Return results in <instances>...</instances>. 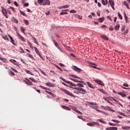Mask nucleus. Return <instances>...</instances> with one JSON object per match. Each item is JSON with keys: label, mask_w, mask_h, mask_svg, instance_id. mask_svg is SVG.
<instances>
[{"label": "nucleus", "mask_w": 130, "mask_h": 130, "mask_svg": "<svg viewBox=\"0 0 130 130\" xmlns=\"http://www.w3.org/2000/svg\"><path fill=\"white\" fill-rule=\"evenodd\" d=\"M2 8V12L3 13L4 16L6 17L7 19L9 18L8 16V13H9V15H12V12L10 11V10H7V9L4 8L3 6L1 7Z\"/></svg>", "instance_id": "obj_1"}, {"label": "nucleus", "mask_w": 130, "mask_h": 130, "mask_svg": "<svg viewBox=\"0 0 130 130\" xmlns=\"http://www.w3.org/2000/svg\"><path fill=\"white\" fill-rule=\"evenodd\" d=\"M68 83H69L70 84V85H71V86H75V89H76V88H82V87H84V85H83V84H81V83H77V84H74V83H73L72 82H67Z\"/></svg>", "instance_id": "obj_2"}, {"label": "nucleus", "mask_w": 130, "mask_h": 130, "mask_svg": "<svg viewBox=\"0 0 130 130\" xmlns=\"http://www.w3.org/2000/svg\"><path fill=\"white\" fill-rule=\"evenodd\" d=\"M61 90L63 91V92H65L67 95H68L69 96H72V97H74V98H76L75 96L72 93V92H70V91H69V90H67V89H63V88H60Z\"/></svg>", "instance_id": "obj_3"}, {"label": "nucleus", "mask_w": 130, "mask_h": 130, "mask_svg": "<svg viewBox=\"0 0 130 130\" xmlns=\"http://www.w3.org/2000/svg\"><path fill=\"white\" fill-rule=\"evenodd\" d=\"M87 125L88 126H94L95 124H96V126H100V124H99V122H95L94 121H92V122H87Z\"/></svg>", "instance_id": "obj_4"}, {"label": "nucleus", "mask_w": 130, "mask_h": 130, "mask_svg": "<svg viewBox=\"0 0 130 130\" xmlns=\"http://www.w3.org/2000/svg\"><path fill=\"white\" fill-rule=\"evenodd\" d=\"M75 89L79 90V93H82V95H84V94L87 92L86 90H85V89H84V88H82V87H81V88H75Z\"/></svg>", "instance_id": "obj_5"}, {"label": "nucleus", "mask_w": 130, "mask_h": 130, "mask_svg": "<svg viewBox=\"0 0 130 130\" xmlns=\"http://www.w3.org/2000/svg\"><path fill=\"white\" fill-rule=\"evenodd\" d=\"M16 34H17L19 39H20L22 41H23L24 42H25L26 41L25 38H24V37H23V36H21V35H20V34H19V32H17Z\"/></svg>", "instance_id": "obj_6"}, {"label": "nucleus", "mask_w": 130, "mask_h": 130, "mask_svg": "<svg viewBox=\"0 0 130 130\" xmlns=\"http://www.w3.org/2000/svg\"><path fill=\"white\" fill-rule=\"evenodd\" d=\"M51 2L50 0H44V2L42 4V5L46 6V5L49 6L50 5Z\"/></svg>", "instance_id": "obj_7"}, {"label": "nucleus", "mask_w": 130, "mask_h": 130, "mask_svg": "<svg viewBox=\"0 0 130 130\" xmlns=\"http://www.w3.org/2000/svg\"><path fill=\"white\" fill-rule=\"evenodd\" d=\"M34 49H35V52L37 53V54H38V55H39V56H40V57H41V58H43L42 56L40 51L38 50V49L36 47H35Z\"/></svg>", "instance_id": "obj_8"}, {"label": "nucleus", "mask_w": 130, "mask_h": 130, "mask_svg": "<svg viewBox=\"0 0 130 130\" xmlns=\"http://www.w3.org/2000/svg\"><path fill=\"white\" fill-rule=\"evenodd\" d=\"M60 79L62 80L63 82H62V84H63V85H64V86H68L67 84H66V83L67 82H70V81H67L65 79H63V78H62L61 77H60ZM68 84H69V83H67Z\"/></svg>", "instance_id": "obj_9"}, {"label": "nucleus", "mask_w": 130, "mask_h": 130, "mask_svg": "<svg viewBox=\"0 0 130 130\" xmlns=\"http://www.w3.org/2000/svg\"><path fill=\"white\" fill-rule=\"evenodd\" d=\"M72 69H73V70H75V71H77L78 72H80L82 71V69L79 68L77 66H73L72 67Z\"/></svg>", "instance_id": "obj_10"}, {"label": "nucleus", "mask_w": 130, "mask_h": 130, "mask_svg": "<svg viewBox=\"0 0 130 130\" xmlns=\"http://www.w3.org/2000/svg\"><path fill=\"white\" fill-rule=\"evenodd\" d=\"M109 2L110 3V4L112 7V8L115 10V7H114V5H115V3H114V1L113 0H109Z\"/></svg>", "instance_id": "obj_11"}, {"label": "nucleus", "mask_w": 130, "mask_h": 130, "mask_svg": "<svg viewBox=\"0 0 130 130\" xmlns=\"http://www.w3.org/2000/svg\"><path fill=\"white\" fill-rule=\"evenodd\" d=\"M25 80L26 81H24V82H25L26 84H27L28 85H33V83H32L30 80H28L27 78H25Z\"/></svg>", "instance_id": "obj_12"}, {"label": "nucleus", "mask_w": 130, "mask_h": 130, "mask_svg": "<svg viewBox=\"0 0 130 130\" xmlns=\"http://www.w3.org/2000/svg\"><path fill=\"white\" fill-rule=\"evenodd\" d=\"M68 11H69V9H65L61 11V12H60V15H68Z\"/></svg>", "instance_id": "obj_13"}, {"label": "nucleus", "mask_w": 130, "mask_h": 130, "mask_svg": "<svg viewBox=\"0 0 130 130\" xmlns=\"http://www.w3.org/2000/svg\"><path fill=\"white\" fill-rule=\"evenodd\" d=\"M53 43L54 44V45L55 47H56L60 51H62V49L59 47V46L58 45L57 42H56V40H53Z\"/></svg>", "instance_id": "obj_14"}, {"label": "nucleus", "mask_w": 130, "mask_h": 130, "mask_svg": "<svg viewBox=\"0 0 130 130\" xmlns=\"http://www.w3.org/2000/svg\"><path fill=\"white\" fill-rule=\"evenodd\" d=\"M122 4H123V5H124L125 6H126L127 9H130V7L128 5L127 2H126V1H124V2H122Z\"/></svg>", "instance_id": "obj_15"}, {"label": "nucleus", "mask_w": 130, "mask_h": 130, "mask_svg": "<svg viewBox=\"0 0 130 130\" xmlns=\"http://www.w3.org/2000/svg\"><path fill=\"white\" fill-rule=\"evenodd\" d=\"M41 88H43V89H45L46 92H48V93H49V95H52V92L51 91H48V88H47V87H44V86H40Z\"/></svg>", "instance_id": "obj_16"}, {"label": "nucleus", "mask_w": 130, "mask_h": 130, "mask_svg": "<svg viewBox=\"0 0 130 130\" xmlns=\"http://www.w3.org/2000/svg\"><path fill=\"white\" fill-rule=\"evenodd\" d=\"M96 83L99 84L100 85H102V86H104V83H103L102 81H100V80H96Z\"/></svg>", "instance_id": "obj_17"}, {"label": "nucleus", "mask_w": 130, "mask_h": 130, "mask_svg": "<svg viewBox=\"0 0 130 130\" xmlns=\"http://www.w3.org/2000/svg\"><path fill=\"white\" fill-rule=\"evenodd\" d=\"M106 129V130H117L118 128L117 127H108Z\"/></svg>", "instance_id": "obj_18"}, {"label": "nucleus", "mask_w": 130, "mask_h": 130, "mask_svg": "<svg viewBox=\"0 0 130 130\" xmlns=\"http://www.w3.org/2000/svg\"><path fill=\"white\" fill-rule=\"evenodd\" d=\"M118 95H120V96H122V97H126V95L125 93H124L123 92H122L121 91H118Z\"/></svg>", "instance_id": "obj_19"}, {"label": "nucleus", "mask_w": 130, "mask_h": 130, "mask_svg": "<svg viewBox=\"0 0 130 130\" xmlns=\"http://www.w3.org/2000/svg\"><path fill=\"white\" fill-rule=\"evenodd\" d=\"M73 110L75 111V112H76L77 113H78L79 114H82V112H81V111H79V110H77V108L76 107H73Z\"/></svg>", "instance_id": "obj_20"}, {"label": "nucleus", "mask_w": 130, "mask_h": 130, "mask_svg": "<svg viewBox=\"0 0 130 130\" xmlns=\"http://www.w3.org/2000/svg\"><path fill=\"white\" fill-rule=\"evenodd\" d=\"M87 84L88 86H89V87H90V88H95L94 86H93L92 84H91V83H90V82H87Z\"/></svg>", "instance_id": "obj_21"}, {"label": "nucleus", "mask_w": 130, "mask_h": 130, "mask_svg": "<svg viewBox=\"0 0 130 130\" xmlns=\"http://www.w3.org/2000/svg\"><path fill=\"white\" fill-rule=\"evenodd\" d=\"M124 18L125 20L126 21V23H127L128 21V18L126 15V12H124Z\"/></svg>", "instance_id": "obj_22"}, {"label": "nucleus", "mask_w": 130, "mask_h": 130, "mask_svg": "<svg viewBox=\"0 0 130 130\" xmlns=\"http://www.w3.org/2000/svg\"><path fill=\"white\" fill-rule=\"evenodd\" d=\"M61 108H62L64 110H67L68 111H71L70 108H69V107H67L66 106H61Z\"/></svg>", "instance_id": "obj_23"}, {"label": "nucleus", "mask_w": 130, "mask_h": 130, "mask_svg": "<svg viewBox=\"0 0 130 130\" xmlns=\"http://www.w3.org/2000/svg\"><path fill=\"white\" fill-rule=\"evenodd\" d=\"M10 38V41L12 43H13V44H14V46H15V44L14 42V40L13 39V37H12V36H11L10 35H9V36Z\"/></svg>", "instance_id": "obj_24"}, {"label": "nucleus", "mask_w": 130, "mask_h": 130, "mask_svg": "<svg viewBox=\"0 0 130 130\" xmlns=\"http://www.w3.org/2000/svg\"><path fill=\"white\" fill-rule=\"evenodd\" d=\"M70 7V5H65L64 6H61L60 7H58L59 9H62L64 8H69Z\"/></svg>", "instance_id": "obj_25"}, {"label": "nucleus", "mask_w": 130, "mask_h": 130, "mask_svg": "<svg viewBox=\"0 0 130 130\" xmlns=\"http://www.w3.org/2000/svg\"><path fill=\"white\" fill-rule=\"evenodd\" d=\"M46 85L49 86L50 87H53L54 86L53 84H52V83L50 82L46 83Z\"/></svg>", "instance_id": "obj_26"}, {"label": "nucleus", "mask_w": 130, "mask_h": 130, "mask_svg": "<svg viewBox=\"0 0 130 130\" xmlns=\"http://www.w3.org/2000/svg\"><path fill=\"white\" fill-rule=\"evenodd\" d=\"M123 86H125V87H123L124 89H128V88H127V87H128L129 85L128 84H127L126 83H124Z\"/></svg>", "instance_id": "obj_27"}, {"label": "nucleus", "mask_w": 130, "mask_h": 130, "mask_svg": "<svg viewBox=\"0 0 130 130\" xmlns=\"http://www.w3.org/2000/svg\"><path fill=\"white\" fill-rule=\"evenodd\" d=\"M31 37L34 39L35 41V43H36L37 44H38V42H37V38H35L34 36H32L31 35H30Z\"/></svg>", "instance_id": "obj_28"}, {"label": "nucleus", "mask_w": 130, "mask_h": 130, "mask_svg": "<svg viewBox=\"0 0 130 130\" xmlns=\"http://www.w3.org/2000/svg\"><path fill=\"white\" fill-rule=\"evenodd\" d=\"M122 128L124 129V130H130V126H125L124 127H122Z\"/></svg>", "instance_id": "obj_29"}, {"label": "nucleus", "mask_w": 130, "mask_h": 130, "mask_svg": "<svg viewBox=\"0 0 130 130\" xmlns=\"http://www.w3.org/2000/svg\"><path fill=\"white\" fill-rule=\"evenodd\" d=\"M102 38L103 39H106V40H109L108 37L107 36H106V35H102Z\"/></svg>", "instance_id": "obj_30"}, {"label": "nucleus", "mask_w": 130, "mask_h": 130, "mask_svg": "<svg viewBox=\"0 0 130 130\" xmlns=\"http://www.w3.org/2000/svg\"><path fill=\"white\" fill-rule=\"evenodd\" d=\"M20 12L21 13V15L24 16V17L27 16V15L26 14V13L25 12H24L23 11H22V10H20Z\"/></svg>", "instance_id": "obj_31"}, {"label": "nucleus", "mask_w": 130, "mask_h": 130, "mask_svg": "<svg viewBox=\"0 0 130 130\" xmlns=\"http://www.w3.org/2000/svg\"><path fill=\"white\" fill-rule=\"evenodd\" d=\"M88 104L89 106H91V104L93 106H96V103L95 102H88Z\"/></svg>", "instance_id": "obj_32"}, {"label": "nucleus", "mask_w": 130, "mask_h": 130, "mask_svg": "<svg viewBox=\"0 0 130 130\" xmlns=\"http://www.w3.org/2000/svg\"><path fill=\"white\" fill-rule=\"evenodd\" d=\"M25 72L26 73H28L29 75H31V76H33V73H32L31 71H30V70H25Z\"/></svg>", "instance_id": "obj_33"}, {"label": "nucleus", "mask_w": 130, "mask_h": 130, "mask_svg": "<svg viewBox=\"0 0 130 130\" xmlns=\"http://www.w3.org/2000/svg\"><path fill=\"white\" fill-rule=\"evenodd\" d=\"M118 16L119 18L120 19H121V20L123 19V17H122V15H121V13H120V12H118Z\"/></svg>", "instance_id": "obj_34"}, {"label": "nucleus", "mask_w": 130, "mask_h": 130, "mask_svg": "<svg viewBox=\"0 0 130 130\" xmlns=\"http://www.w3.org/2000/svg\"><path fill=\"white\" fill-rule=\"evenodd\" d=\"M28 45H29V46L30 47V49H34V47H33V46H32L31 43L29 41H28Z\"/></svg>", "instance_id": "obj_35"}, {"label": "nucleus", "mask_w": 130, "mask_h": 130, "mask_svg": "<svg viewBox=\"0 0 130 130\" xmlns=\"http://www.w3.org/2000/svg\"><path fill=\"white\" fill-rule=\"evenodd\" d=\"M120 28V24H116V26H115V29H117V30H118Z\"/></svg>", "instance_id": "obj_36"}, {"label": "nucleus", "mask_w": 130, "mask_h": 130, "mask_svg": "<svg viewBox=\"0 0 130 130\" xmlns=\"http://www.w3.org/2000/svg\"><path fill=\"white\" fill-rule=\"evenodd\" d=\"M71 80H72V81H74V82H80V83L83 82V81H77V80L73 78H71Z\"/></svg>", "instance_id": "obj_37"}, {"label": "nucleus", "mask_w": 130, "mask_h": 130, "mask_svg": "<svg viewBox=\"0 0 130 130\" xmlns=\"http://www.w3.org/2000/svg\"><path fill=\"white\" fill-rule=\"evenodd\" d=\"M91 108H92V109H95V110H96V111H98V112H102V111H101V110H99L98 109V107H91Z\"/></svg>", "instance_id": "obj_38"}, {"label": "nucleus", "mask_w": 130, "mask_h": 130, "mask_svg": "<svg viewBox=\"0 0 130 130\" xmlns=\"http://www.w3.org/2000/svg\"><path fill=\"white\" fill-rule=\"evenodd\" d=\"M29 80L32 81V82H34V83H36L37 82V80H35V79H34L33 78H29Z\"/></svg>", "instance_id": "obj_39"}, {"label": "nucleus", "mask_w": 130, "mask_h": 130, "mask_svg": "<svg viewBox=\"0 0 130 130\" xmlns=\"http://www.w3.org/2000/svg\"><path fill=\"white\" fill-rule=\"evenodd\" d=\"M71 77L75 78V79H79V77L76 76V75H71Z\"/></svg>", "instance_id": "obj_40"}, {"label": "nucleus", "mask_w": 130, "mask_h": 130, "mask_svg": "<svg viewBox=\"0 0 130 130\" xmlns=\"http://www.w3.org/2000/svg\"><path fill=\"white\" fill-rule=\"evenodd\" d=\"M99 21L101 22H103L104 21V18H99Z\"/></svg>", "instance_id": "obj_41"}, {"label": "nucleus", "mask_w": 130, "mask_h": 130, "mask_svg": "<svg viewBox=\"0 0 130 130\" xmlns=\"http://www.w3.org/2000/svg\"><path fill=\"white\" fill-rule=\"evenodd\" d=\"M75 93H77V95H79V93H80V90H78V89H76V90H75L74 91Z\"/></svg>", "instance_id": "obj_42"}, {"label": "nucleus", "mask_w": 130, "mask_h": 130, "mask_svg": "<svg viewBox=\"0 0 130 130\" xmlns=\"http://www.w3.org/2000/svg\"><path fill=\"white\" fill-rule=\"evenodd\" d=\"M21 31L25 34V28L24 27H21Z\"/></svg>", "instance_id": "obj_43"}, {"label": "nucleus", "mask_w": 130, "mask_h": 130, "mask_svg": "<svg viewBox=\"0 0 130 130\" xmlns=\"http://www.w3.org/2000/svg\"><path fill=\"white\" fill-rule=\"evenodd\" d=\"M24 21L25 24H26V25H28V24H29V23L28 20L24 19Z\"/></svg>", "instance_id": "obj_44"}, {"label": "nucleus", "mask_w": 130, "mask_h": 130, "mask_svg": "<svg viewBox=\"0 0 130 130\" xmlns=\"http://www.w3.org/2000/svg\"><path fill=\"white\" fill-rule=\"evenodd\" d=\"M99 121L101 122H102V123H106V121L103 119V118H101V119H99Z\"/></svg>", "instance_id": "obj_45"}, {"label": "nucleus", "mask_w": 130, "mask_h": 130, "mask_svg": "<svg viewBox=\"0 0 130 130\" xmlns=\"http://www.w3.org/2000/svg\"><path fill=\"white\" fill-rule=\"evenodd\" d=\"M28 55L30 58H31V59H33L34 58V56L32 55H31V54H30V53H29V54H28Z\"/></svg>", "instance_id": "obj_46"}, {"label": "nucleus", "mask_w": 130, "mask_h": 130, "mask_svg": "<svg viewBox=\"0 0 130 130\" xmlns=\"http://www.w3.org/2000/svg\"><path fill=\"white\" fill-rule=\"evenodd\" d=\"M13 20L15 23H19V21H18V20L17 19H16L15 18H13Z\"/></svg>", "instance_id": "obj_47"}, {"label": "nucleus", "mask_w": 130, "mask_h": 130, "mask_svg": "<svg viewBox=\"0 0 130 130\" xmlns=\"http://www.w3.org/2000/svg\"><path fill=\"white\" fill-rule=\"evenodd\" d=\"M112 121H114V122H116V123H118L119 122H120L119 120H116L115 119H112Z\"/></svg>", "instance_id": "obj_48"}, {"label": "nucleus", "mask_w": 130, "mask_h": 130, "mask_svg": "<svg viewBox=\"0 0 130 130\" xmlns=\"http://www.w3.org/2000/svg\"><path fill=\"white\" fill-rule=\"evenodd\" d=\"M23 6L27 7L28 6H29V3H25Z\"/></svg>", "instance_id": "obj_49"}, {"label": "nucleus", "mask_w": 130, "mask_h": 130, "mask_svg": "<svg viewBox=\"0 0 130 130\" xmlns=\"http://www.w3.org/2000/svg\"><path fill=\"white\" fill-rule=\"evenodd\" d=\"M102 3L103 5H107V3H106L105 0H102Z\"/></svg>", "instance_id": "obj_50"}, {"label": "nucleus", "mask_w": 130, "mask_h": 130, "mask_svg": "<svg viewBox=\"0 0 130 130\" xmlns=\"http://www.w3.org/2000/svg\"><path fill=\"white\" fill-rule=\"evenodd\" d=\"M9 8H10L11 9H12V10H13L14 12H16V10H15V8H14V7H12V6H10V7H9Z\"/></svg>", "instance_id": "obj_51"}, {"label": "nucleus", "mask_w": 130, "mask_h": 130, "mask_svg": "<svg viewBox=\"0 0 130 130\" xmlns=\"http://www.w3.org/2000/svg\"><path fill=\"white\" fill-rule=\"evenodd\" d=\"M104 99L105 100H106V101H107V102H108L109 103H111V104H113L112 102H111L109 100H108V99H107L106 98H104Z\"/></svg>", "instance_id": "obj_52"}, {"label": "nucleus", "mask_w": 130, "mask_h": 130, "mask_svg": "<svg viewBox=\"0 0 130 130\" xmlns=\"http://www.w3.org/2000/svg\"><path fill=\"white\" fill-rule=\"evenodd\" d=\"M10 73L11 75H12V76H15V73L13 72V71H12L11 70H10Z\"/></svg>", "instance_id": "obj_53"}, {"label": "nucleus", "mask_w": 130, "mask_h": 130, "mask_svg": "<svg viewBox=\"0 0 130 130\" xmlns=\"http://www.w3.org/2000/svg\"><path fill=\"white\" fill-rule=\"evenodd\" d=\"M41 72H42V73L43 74V75H44V76H47L46 72H45L43 71V70H41Z\"/></svg>", "instance_id": "obj_54"}, {"label": "nucleus", "mask_w": 130, "mask_h": 130, "mask_svg": "<svg viewBox=\"0 0 130 130\" xmlns=\"http://www.w3.org/2000/svg\"><path fill=\"white\" fill-rule=\"evenodd\" d=\"M110 98H112V99L114 100V101H116V102H117V100L113 98V97H108V99H110Z\"/></svg>", "instance_id": "obj_55"}, {"label": "nucleus", "mask_w": 130, "mask_h": 130, "mask_svg": "<svg viewBox=\"0 0 130 130\" xmlns=\"http://www.w3.org/2000/svg\"><path fill=\"white\" fill-rule=\"evenodd\" d=\"M110 126H116V124H113V122H109Z\"/></svg>", "instance_id": "obj_56"}, {"label": "nucleus", "mask_w": 130, "mask_h": 130, "mask_svg": "<svg viewBox=\"0 0 130 130\" xmlns=\"http://www.w3.org/2000/svg\"><path fill=\"white\" fill-rule=\"evenodd\" d=\"M43 2H44V0H38V3H39V4H42Z\"/></svg>", "instance_id": "obj_57"}, {"label": "nucleus", "mask_w": 130, "mask_h": 130, "mask_svg": "<svg viewBox=\"0 0 130 130\" xmlns=\"http://www.w3.org/2000/svg\"><path fill=\"white\" fill-rule=\"evenodd\" d=\"M107 19H109V20H110V21H112V19L111 17H110V16H107Z\"/></svg>", "instance_id": "obj_58"}, {"label": "nucleus", "mask_w": 130, "mask_h": 130, "mask_svg": "<svg viewBox=\"0 0 130 130\" xmlns=\"http://www.w3.org/2000/svg\"><path fill=\"white\" fill-rule=\"evenodd\" d=\"M3 38H4V39H5V40H9V39H8V37H7V36H4L3 37Z\"/></svg>", "instance_id": "obj_59"}, {"label": "nucleus", "mask_w": 130, "mask_h": 130, "mask_svg": "<svg viewBox=\"0 0 130 130\" xmlns=\"http://www.w3.org/2000/svg\"><path fill=\"white\" fill-rule=\"evenodd\" d=\"M56 67L57 68H58V69H59V70H61V71H63L62 69H61V68H60L59 66H58L57 65L56 66Z\"/></svg>", "instance_id": "obj_60"}, {"label": "nucleus", "mask_w": 130, "mask_h": 130, "mask_svg": "<svg viewBox=\"0 0 130 130\" xmlns=\"http://www.w3.org/2000/svg\"><path fill=\"white\" fill-rule=\"evenodd\" d=\"M14 4L15 5V6L18 7L19 4H18V3L17 2H14Z\"/></svg>", "instance_id": "obj_61"}, {"label": "nucleus", "mask_w": 130, "mask_h": 130, "mask_svg": "<svg viewBox=\"0 0 130 130\" xmlns=\"http://www.w3.org/2000/svg\"><path fill=\"white\" fill-rule=\"evenodd\" d=\"M10 61H11V62L13 63H15L16 60L15 59H10Z\"/></svg>", "instance_id": "obj_62"}, {"label": "nucleus", "mask_w": 130, "mask_h": 130, "mask_svg": "<svg viewBox=\"0 0 130 130\" xmlns=\"http://www.w3.org/2000/svg\"><path fill=\"white\" fill-rule=\"evenodd\" d=\"M20 51H22V53H25V51H24L23 49L21 47L19 48Z\"/></svg>", "instance_id": "obj_63"}, {"label": "nucleus", "mask_w": 130, "mask_h": 130, "mask_svg": "<svg viewBox=\"0 0 130 130\" xmlns=\"http://www.w3.org/2000/svg\"><path fill=\"white\" fill-rule=\"evenodd\" d=\"M11 69L15 72H18V71L16 69H15V68H11Z\"/></svg>", "instance_id": "obj_64"}]
</instances>
